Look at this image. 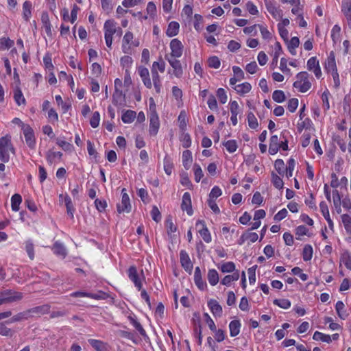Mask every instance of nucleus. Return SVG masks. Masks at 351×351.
Segmentation results:
<instances>
[{
	"label": "nucleus",
	"mask_w": 351,
	"mask_h": 351,
	"mask_svg": "<svg viewBox=\"0 0 351 351\" xmlns=\"http://www.w3.org/2000/svg\"><path fill=\"white\" fill-rule=\"evenodd\" d=\"M136 115L134 111L128 110L123 112L121 119L125 123H131L134 120Z\"/></svg>",
	"instance_id": "38"
},
{
	"label": "nucleus",
	"mask_w": 351,
	"mask_h": 351,
	"mask_svg": "<svg viewBox=\"0 0 351 351\" xmlns=\"http://www.w3.org/2000/svg\"><path fill=\"white\" fill-rule=\"evenodd\" d=\"M308 71L313 73L317 79H320L322 76V72L319 62L316 56L310 58L306 62Z\"/></svg>",
	"instance_id": "9"
},
{
	"label": "nucleus",
	"mask_w": 351,
	"mask_h": 351,
	"mask_svg": "<svg viewBox=\"0 0 351 351\" xmlns=\"http://www.w3.org/2000/svg\"><path fill=\"white\" fill-rule=\"evenodd\" d=\"M181 208L186 211L189 215H193L191 195L188 192L184 193L182 196Z\"/></svg>",
	"instance_id": "17"
},
{
	"label": "nucleus",
	"mask_w": 351,
	"mask_h": 351,
	"mask_svg": "<svg viewBox=\"0 0 351 351\" xmlns=\"http://www.w3.org/2000/svg\"><path fill=\"white\" fill-rule=\"evenodd\" d=\"M22 298V293L7 289L0 292V305L16 302Z\"/></svg>",
	"instance_id": "5"
},
{
	"label": "nucleus",
	"mask_w": 351,
	"mask_h": 351,
	"mask_svg": "<svg viewBox=\"0 0 351 351\" xmlns=\"http://www.w3.org/2000/svg\"><path fill=\"white\" fill-rule=\"evenodd\" d=\"M7 322L0 323V335L6 337H11L13 335V331L7 327L5 325Z\"/></svg>",
	"instance_id": "59"
},
{
	"label": "nucleus",
	"mask_w": 351,
	"mask_h": 351,
	"mask_svg": "<svg viewBox=\"0 0 351 351\" xmlns=\"http://www.w3.org/2000/svg\"><path fill=\"white\" fill-rule=\"evenodd\" d=\"M218 268L223 273H231L235 271V265L233 262L229 261L222 263Z\"/></svg>",
	"instance_id": "41"
},
{
	"label": "nucleus",
	"mask_w": 351,
	"mask_h": 351,
	"mask_svg": "<svg viewBox=\"0 0 351 351\" xmlns=\"http://www.w3.org/2000/svg\"><path fill=\"white\" fill-rule=\"evenodd\" d=\"M289 134V132L287 130H284L281 132L280 139L281 142L280 143V147L282 150L288 149V140L287 138V136Z\"/></svg>",
	"instance_id": "53"
},
{
	"label": "nucleus",
	"mask_w": 351,
	"mask_h": 351,
	"mask_svg": "<svg viewBox=\"0 0 351 351\" xmlns=\"http://www.w3.org/2000/svg\"><path fill=\"white\" fill-rule=\"evenodd\" d=\"M55 99L58 106L61 107L63 113H66L71 108V102L64 101L60 95H56Z\"/></svg>",
	"instance_id": "36"
},
{
	"label": "nucleus",
	"mask_w": 351,
	"mask_h": 351,
	"mask_svg": "<svg viewBox=\"0 0 351 351\" xmlns=\"http://www.w3.org/2000/svg\"><path fill=\"white\" fill-rule=\"evenodd\" d=\"M62 154L60 152L48 151L46 154V159L49 164L52 165L56 160H60Z\"/></svg>",
	"instance_id": "27"
},
{
	"label": "nucleus",
	"mask_w": 351,
	"mask_h": 351,
	"mask_svg": "<svg viewBox=\"0 0 351 351\" xmlns=\"http://www.w3.org/2000/svg\"><path fill=\"white\" fill-rule=\"evenodd\" d=\"M128 319L130 320V324L138 330L141 336L144 338L148 337L142 325L134 317L129 316Z\"/></svg>",
	"instance_id": "34"
},
{
	"label": "nucleus",
	"mask_w": 351,
	"mask_h": 351,
	"mask_svg": "<svg viewBox=\"0 0 351 351\" xmlns=\"http://www.w3.org/2000/svg\"><path fill=\"white\" fill-rule=\"evenodd\" d=\"M324 69L327 73L337 71L335 56L333 51H331L324 62Z\"/></svg>",
	"instance_id": "16"
},
{
	"label": "nucleus",
	"mask_w": 351,
	"mask_h": 351,
	"mask_svg": "<svg viewBox=\"0 0 351 351\" xmlns=\"http://www.w3.org/2000/svg\"><path fill=\"white\" fill-rule=\"evenodd\" d=\"M280 138L277 135H273L270 138V142L269 145V153L271 155H274L278 152L280 145L279 142Z\"/></svg>",
	"instance_id": "20"
},
{
	"label": "nucleus",
	"mask_w": 351,
	"mask_h": 351,
	"mask_svg": "<svg viewBox=\"0 0 351 351\" xmlns=\"http://www.w3.org/2000/svg\"><path fill=\"white\" fill-rule=\"evenodd\" d=\"M179 29H180L179 23L176 21H171L168 25V27H167V29L166 31V34L169 37L175 36L178 34Z\"/></svg>",
	"instance_id": "23"
},
{
	"label": "nucleus",
	"mask_w": 351,
	"mask_h": 351,
	"mask_svg": "<svg viewBox=\"0 0 351 351\" xmlns=\"http://www.w3.org/2000/svg\"><path fill=\"white\" fill-rule=\"evenodd\" d=\"M329 95L330 93L328 90H325L322 95V108L325 112L330 109Z\"/></svg>",
	"instance_id": "51"
},
{
	"label": "nucleus",
	"mask_w": 351,
	"mask_h": 351,
	"mask_svg": "<svg viewBox=\"0 0 351 351\" xmlns=\"http://www.w3.org/2000/svg\"><path fill=\"white\" fill-rule=\"evenodd\" d=\"M23 133L25 139V143L30 149H34L36 147V138L33 129L28 125H23Z\"/></svg>",
	"instance_id": "10"
},
{
	"label": "nucleus",
	"mask_w": 351,
	"mask_h": 351,
	"mask_svg": "<svg viewBox=\"0 0 351 351\" xmlns=\"http://www.w3.org/2000/svg\"><path fill=\"white\" fill-rule=\"evenodd\" d=\"M207 278L211 286H215L219 282V274L216 269H209L207 274Z\"/></svg>",
	"instance_id": "30"
},
{
	"label": "nucleus",
	"mask_w": 351,
	"mask_h": 351,
	"mask_svg": "<svg viewBox=\"0 0 351 351\" xmlns=\"http://www.w3.org/2000/svg\"><path fill=\"white\" fill-rule=\"evenodd\" d=\"M312 125V121L310 119L306 118L304 120H301L297 124V129L299 132H302L304 129H308Z\"/></svg>",
	"instance_id": "48"
},
{
	"label": "nucleus",
	"mask_w": 351,
	"mask_h": 351,
	"mask_svg": "<svg viewBox=\"0 0 351 351\" xmlns=\"http://www.w3.org/2000/svg\"><path fill=\"white\" fill-rule=\"evenodd\" d=\"M117 211L119 213H128L131 211L132 205L129 195L126 193L125 189H123L121 191V200L117 206Z\"/></svg>",
	"instance_id": "8"
},
{
	"label": "nucleus",
	"mask_w": 351,
	"mask_h": 351,
	"mask_svg": "<svg viewBox=\"0 0 351 351\" xmlns=\"http://www.w3.org/2000/svg\"><path fill=\"white\" fill-rule=\"evenodd\" d=\"M52 250L53 253L62 258H64L67 255V251L65 246L60 242L56 241L53 245Z\"/></svg>",
	"instance_id": "21"
},
{
	"label": "nucleus",
	"mask_w": 351,
	"mask_h": 351,
	"mask_svg": "<svg viewBox=\"0 0 351 351\" xmlns=\"http://www.w3.org/2000/svg\"><path fill=\"white\" fill-rule=\"evenodd\" d=\"M241 322L239 320H233L229 324L230 335L231 337H236L240 332Z\"/></svg>",
	"instance_id": "26"
},
{
	"label": "nucleus",
	"mask_w": 351,
	"mask_h": 351,
	"mask_svg": "<svg viewBox=\"0 0 351 351\" xmlns=\"http://www.w3.org/2000/svg\"><path fill=\"white\" fill-rule=\"evenodd\" d=\"M165 62L162 60H160L159 61L153 62L151 71H156L158 72L160 71V73H163L165 70Z\"/></svg>",
	"instance_id": "52"
},
{
	"label": "nucleus",
	"mask_w": 351,
	"mask_h": 351,
	"mask_svg": "<svg viewBox=\"0 0 351 351\" xmlns=\"http://www.w3.org/2000/svg\"><path fill=\"white\" fill-rule=\"evenodd\" d=\"M271 176H272L271 181H272L274 186L278 189H282L283 186H284V182H283L282 178L279 176H278L277 174H276L274 173H272Z\"/></svg>",
	"instance_id": "56"
},
{
	"label": "nucleus",
	"mask_w": 351,
	"mask_h": 351,
	"mask_svg": "<svg viewBox=\"0 0 351 351\" xmlns=\"http://www.w3.org/2000/svg\"><path fill=\"white\" fill-rule=\"evenodd\" d=\"M15 149L11 141V136L8 134L0 138V160L3 162L10 160V154H14Z\"/></svg>",
	"instance_id": "1"
},
{
	"label": "nucleus",
	"mask_w": 351,
	"mask_h": 351,
	"mask_svg": "<svg viewBox=\"0 0 351 351\" xmlns=\"http://www.w3.org/2000/svg\"><path fill=\"white\" fill-rule=\"evenodd\" d=\"M193 171L195 180V182H199L204 176V173L201 167L197 164H195L193 166Z\"/></svg>",
	"instance_id": "55"
},
{
	"label": "nucleus",
	"mask_w": 351,
	"mask_h": 351,
	"mask_svg": "<svg viewBox=\"0 0 351 351\" xmlns=\"http://www.w3.org/2000/svg\"><path fill=\"white\" fill-rule=\"evenodd\" d=\"M22 202V197L19 194H14L11 197V206L13 211H18L19 206Z\"/></svg>",
	"instance_id": "42"
},
{
	"label": "nucleus",
	"mask_w": 351,
	"mask_h": 351,
	"mask_svg": "<svg viewBox=\"0 0 351 351\" xmlns=\"http://www.w3.org/2000/svg\"><path fill=\"white\" fill-rule=\"evenodd\" d=\"M43 27L47 34V35L51 34V23L48 17L47 14H43L41 17Z\"/></svg>",
	"instance_id": "50"
},
{
	"label": "nucleus",
	"mask_w": 351,
	"mask_h": 351,
	"mask_svg": "<svg viewBox=\"0 0 351 351\" xmlns=\"http://www.w3.org/2000/svg\"><path fill=\"white\" fill-rule=\"evenodd\" d=\"M341 221L347 234L351 235V217L348 214L341 215Z\"/></svg>",
	"instance_id": "44"
},
{
	"label": "nucleus",
	"mask_w": 351,
	"mask_h": 351,
	"mask_svg": "<svg viewBox=\"0 0 351 351\" xmlns=\"http://www.w3.org/2000/svg\"><path fill=\"white\" fill-rule=\"evenodd\" d=\"M288 60L285 58H282L280 61L279 69L285 75L291 76L292 75L291 69L287 66Z\"/></svg>",
	"instance_id": "47"
},
{
	"label": "nucleus",
	"mask_w": 351,
	"mask_h": 351,
	"mask_svg": "<svg viewBox=\"0 0 351 351\" xmlns=\"http://www.w3.org/2000/svg\"><path fill=\"white\" fill-rule=\"evenodd\" d=\"M313 257V247L310 245H306L303 248L302 258L304 261H310Z\"/></svg>",
	"instance_id": "46"
},
{
	"label": "nucleus",
	"mask_w": 351,
	"mask_h": 351,
	"mask_svg": "<svg viewBox=\"0 0 351 351\" xmlns=\"http://www.w3.org/2000/svg\"><path fill=\"white\" fill-rule=\"evenodd\" d=\"M169 47L171 49V53L169 55H166L165 58H174L177 59L182 56L184 46L180 40H179L177 38L171 40V41L170 42Z\"/></svg>",
	"instance_id": "7"
},
{
	"label": "nucleus",
	"mask_w": 351,
	"mask_h": 351,
	"mask_svg": "<svg viewBox=\"0 0 351 351\" xmlns=\"http://www.w3.org/2000/svg\"><path fill=\"white\" fill-rule=\"evenodd\" d=\"M239 278V272L236 271L231 275L226 276L221 281V283L225 286H230V284L234 281H237Z\"/></svg>",
	"instance_id": "32"
},
{
	"label": "nucleus",
	"mask_w": 351,
	"mask_h": 351,
	"mask_svg": "<svg viewBox=\"0 0 351 351\" xmlns=\"http://www.w3.org/2000/svg\"><path fill=\"white\" fill-rule=\"evenodd\" d=\"M313 339L315 341H321L322 342L330 343L331 337L329 335L324 334L321 332L316 331L314 332Z\"/></svg>",
	"instance_id": "39"
},
{
	"label": "nucleus",
	"mask_w": 351,
	"mask_h": 351,
	"mask_svg": "<svg viewBox=\"0 0 351 351\" xmlns=\"http://www.w3.org/2000/svg\"><path fill=\"white\" fill-rule=\"evenodd\" d=\"M182 145L184 148H188L191 145V139L188 133H183L180 137Z\"/></svg>",
	"instance_id": "63"
},
{
	"label": "nucleus",
	"mask_w": 351,
	"mask_h": 351,
	"mask_svg": "<svg viewBox=\"0 0 351 351\" xmlns=\"http://www.w3.org/2000/svg\"><path fill=\"white\" fill-rule=\"evenodd\" d=\"M138 73L145 86L149 89L152 88V82L150 79L149 70L146 67L141 66L138 68Z\"/></svg>",
	"instance_id": "14"
},
{
	"label": "nucleus",
	"mask_w": 351,
	"mask_h": 351,
	"mask_svg": "<svg viewBox=\"0 0 351 351\" xmlns=\"http://www.w3.org/2000/svg\"><path fill=\"white\" fill-rule=\"evenodd\" d=\"M32 16V3L29 1H25L23 4V17L28 21Z\"/></svg>",
	"instance_id": "37"
},
{
	"label": "nucleus",
	"mask_w": 351,
	"mask_h": 351,
	"mask_svg": "<svg viewBox=\"0 0 351 351\" xmlns=\"http://www.w3.org/2000/svg\"><path fill=\"white\" fill-rule=\"evenodd\" d=\"M195 227L203 240L206 243H210L212 240L210 233L207 228L205 222L202 220H199L196 222Z\"/></svg>",
	"instance_id": "11"
},
{
	"label": "nucleus",
	"mask_w": 351,
	"mask_h": 351,
	"mask_svg": "<svg viewBox=\"0 0 351 351\" xmlns=\"http://www.w3.org/2000/svg\"><path fill=\"white\" fill-rule=\"evenodd\" d=\"M25 251L27 253L29 258L31 260L34 258V244L31 241H27L25 242Z\"/></svg>",
	"instance_id": "62"
},
{
	"label": "nucleus",
	"mask_w": 351,
	"mask_h": 351,
	"mask_svg": "<svg viewBox=\"0 0 351 351\" xmlns=\"http://www.w3.org/2000/svg\"><path fill=\"white\" fill-rule=\"evenodd\" d=\"M266 8L269 13H270L275 19L281 17L282 11L271 2H268L266 3Z\"/></svg>",
	"instance_id": "31"
},
{
	"label": "nucleus",
	"mask_w": 351,
	"mask_h": 351,
	"mask_svg": "<svg viewBox=\"0 0 351 351\" xmlns=\"http://www.w3.org/2000/svg\"><path fill=\"white\" fill-rule=\"evenodd\" d=\"M342 12L345 16H351V1L350 0H343Z\"/></svg>",
	"instance_id": "60"
},
{
	"label": "nucleus",
	"mask_w": 351,
	"mask_h": 351,
	"mask_svg": "<svg viewBox=\"0 0 351 351\" xmlns=\"http://www.w3.org/2000/svg\"><path fill=\"white\" fill-rule=\"evenodd\" d=\"M275 169L280 176L285 175V162L282 159H277L274 162Z\"/></svg>",
	"instance_id": "58"
},
{
	"label": "nucleus",
	"mask_w": 351,
	"mask_h": 351,
	"mask_svg": "<svg viewBox=\"0 0 351 351\" xmlns=\"http://www.w3.org/2000/svg\"><path fill=\"white\" fill-rule=\"evenodd\" d=\"M295 161L293 158H289L287 161V166L285 169V174L287 178H291L293 176V172L295 169Z\"/></svg>",
	"instance_id": "43"
},
{
	"label": "nucleus",
	"mask_w": 351,
	"mask_h": 351,
	"mask_svg": "<svg viewBox=\"0 0 351 351\" xmlns=\"http://www.w3.org/2000/svg\"><path fill=\"white\" fill-rule=\"evenodd\" d=\"M14 40L8 37L3 36L0 38V51L8 50L14 46Z\"/></svg>",
	"instance_id": "33"
},
{
	"label": "nucleus",
	"mask_w": 351,
	"mask_h": 351,
	"mask_svg": "<svg viewBox=\"0 0 351 351\" xmlns=\"http://www.w3.org/2000/svg\"><path fill=\"white\" fill-rule=\"evenodd\" d=\"M223 145L230 154L235 152L238 148V145L235 140H228L224 142Z\"/></svg>",
	"instance_id": "45"
},
{
	"label": "nucleus",
	"mask_w": 351,
	"mask_h": 351,
	"mask_svg": "<svg viewBox=\"0 0 351 351\" xmlns=\"http://www.w3.org/2000/svg\"><path fill=\"white\" fill-rule=\"evenodd\" d=\"M166 60L173 69L172 74L175 77L180 78L183 75V70L180 60L174 58H167Z\"/></svg>",
	"instance_id": "13"
},
{
	"label": "nucleus",
	"mask_w": 351,
	"mask_h": 351,
	"mask_svg": "<svg viewBox=\"0 0 351 351\" xmlns=\"http://www.w3.org/2000/svg\"><path fill=\"white\" fill-rule=\"evenodd\" d=\"M194 281L200 290H204L207 285L202 278L201 271L199 267H195L194 273Z\"/></svg>",
	"instance_id": "22"
},
{
	"label": "nucleus",
	"mask_w": 351,
	"mask_h": 351,
	"mask_svg": "<svg viewBox=\"0 0 351 351\" xmlns=\"http://www.w3.org/2000/svg\"><path fill=\"white\" fill-rule=\"evenodd\" d=\"M66 208V213L71 219L74 218V213L75 212V208L73 204L71 197L69 195L66 197L65 201L63 203Z\"/></svg>",
	"instance_id": "25"
},
{
	"label": "nucleus",
	"mask_w": 351,
	"mask_h": 351,
	"mask_svg": "<svg viewBox=\"0 0 351 351\" xmlns=\"http://www.w3.org/2000/svg\"><path fill=\"white\" fill-rule=\"evenodd\" d=\"M208 65L210 68L219 69L221 65V62L217 56H212L208 60Z\"/></svg>",
	"instance_id": "61"
},
{
	"label": "nucleus",
	"mask_w": 351,
	"mask_h": 351,
	"mask_svg": "<svg viewBox=\"0 0 351 351\" xmlns=\"http://www.w3.org/2000/svg\"><path fill=\"white\" fill-rule=\"evenodd\" d=\"M217 97L219 102L222 104H226L228 101V96L226 92L222 88H219L217 90Z\"/></svg>",
	"instance_id": "57"
},
{
	"label": "nucleus",
	"mask_w": 351,
	"mask_h": 351,
	"mask_svg": "<svg viewBox=\"0 0 351 351\" xmlns=\"http://www.w3.org/2000/svg\"><path fill=\"white\" fill-rule=\"evenodd\" d=\"M121 66L125 70L126 74L129 75V70L133 64V59L130 56H124L120 59Z\"/></svg>",
	"instance_id": "28"
},
{
	"label": "nucleus",
	"mask_w": 351,
	"mask_h": 351,
	"mask_svg": "<svg viewBox=\"0 0 351 351\" xmlns=\"http://www.w3.org/2000/svg\"><path fill=\"white\" fill-rule=\"evenodd\" d=\"M160 128L158 116L155 110H152L149 116V134L152 136L156 135Z\"/></svg>",
	"instance_id": "12"
},
{
	"label": "nucleus",
	"mask_w": 351,
	"mask_h": 351,
	"mask_svg": "<svg viewBox=\"0 0 351 351\" xmlns=\"http://www.w3.org/2000/svg\"><path fill=\"white\" fill-rule=\"evenodd\" d=\"M140 41L138 39H134V34L131 32H127L124 34L122 43L121 50L123 53L131 55L134 51V48L138 47Z\"/></svg>",
	"instance_id": "4"
},
{
	"label": "nucleus",
	"mask_w": 351,
	"mask_h": 351,
	"mask_svg": "<svg viewBox=\"0 0 351 351\" xmlns=\"http://www.w3.org/2000/svg\"><path fill=\"white\" fill-rule=\"evenodd\" d=\"M233 89L238 95L245 96L251 91L252 85L249 82H245L233 86Z\"/></svg>",
	"instance_id": "19"
},
{
	"label": "nucleus",
	"mask_w": 351,
	"mask_h": 351,
	"mask_svg": "<svg viewBox=\"0 0 351 351\" xmlns=\"http://www.w3.org/2000/svg\"><path fill=\"white\" fill-rule=\"evenodd\" d=\"M88 343L97 351H105L106 350V344L101 341L97 339H89Z\"/></svg>",
	"instance_id": "40"
},
{
	"label": "nucleus",
	"mask_w": 351,
	"mask_h": 351,
	"mask_svg": "<svg viewBox=\"0 0 351 351\" xmlns=\"http://www.w3.org/2000/svg\"><path fill=\"white\" fill-rule=\"evenodd\" d=\"M208 306L214 317H220L222 315V307L217 300L213 299L210 300L208 302Z\"/></svg>",
	"instance_id": "18"
},
{
	"label": "nucleus",
	"mask_w": 351,
	"mask_h": 351,
	"mask_svg": "<svg viewBox=\"0 0 351 351\" xmlns=\"http://www.w3.org/2000/svg\"><path fill=\"white\" fill-rule=\"evenodd\" d=\"M14 99L18 106L25 104V99L19 87H16L14 90Z\"/></svg>",
	"instance_id": "35"
},
{
	"label": "nucleus",
	"mask_w": 351,
	"mask_h": 351,
	"mask_svg": "<svg viewBox=\"0 0 351 351\" xmlns=\"http://www.w3.org/2000/svg\"><path fill=\"white\" fill-rule=\"evenodd\" d=\"M128 275L129 279L134 283L135 287L138 290H141L143 282L145 281V279L143 271L142 270L141 274H138L136 267L131 266L128 270Z\"/></svg>",
	"instance_id": "6"
},
{
	"label": "nucleus",
	"mask_w": 351,
	"mask_h": 351,
	"mask_svg": "<svg viewBox=\"0 0 351 351\" xmlns=\"http://www.w3.org/2000/svg\"><path fill=\"white\" fill-rule=\"evenodd\" d=\"M274 303L283 309H288L291 306V302L287 299L275 300Z\"/></svg>",
	"instance_id": "64"
},
{
	"label": "nucleus",
	"mask_w": 351,
	"mask_h": 351,
	"mask_svg": "<svg viewBox=\"0 0 351 351\" xmlns=\"http://www.w3.org/2000/svg\"><path fill=\"white\" fill-rule=\"evenodd\" d=\"M116 25V22L113 20H107L104 25L106 45L110 49L112 47L114 34L118 33L121 35L122 33L121 29L117 27Z\"/></svg>",
	"instance_id": "2"
},
{
	"label": "nucleus",
	"mask_w": 351,
	"mask_h": 351,
	"mask_svg": "<svg viewBox=\"0 0 351 351\" xmlns=\"http://www.w3.org/2000/svg\"><path fill=\"white\" fill-rule=\"evenodd\" d=\"M335 310H336V312H337L338 316L341 319L344 320L348 316V313H347V311H346V310L345 308V305H344V304H343V302L342 301H338L336 303Z\"/></svg>",
	"instance_id": "29"
},
{
	"label": "nucleus",
	"mask_w": 351,
	"mask_h": 351,
	"mask_svg": "<svg viewBox=\"0 0 351 351\" xmlns=\"http://www.w3.org/2000/svg\"><path fill=\"white\" fill-rule=\"evenodd\" d=\"M182 161L184 167L189 169L191 167L193 161L192 153L189 150H185L182 152Z\"/></svg>",
	"instance_id": "24"
},
{
	"label": "nucleus",
	"mask_w": 351,
	"mask_h": 351,
	"mask_svg": "<svg viewBox=\"0 0 351 351\" xmlns=\"http://www.w3.org/2000/svg\"><path fill=\"white\" fill-rule=\"evenodd\" d=\"M272 99L277 103H282L285 101V93L281 90H276L272 94Z\"/></svg>",
	"instance_id": "49"
},
{
	"label": "nucleus",
	"mask_w": 351,
	"mask_h": 351,
	"mask_svg": "<svg viewBox=\"0 0 351 351\" xmlns=\"http://www.w3.org/2000/svg\"><path fill=\"white\" fill-rule=\"evenodd\" d=\"M296 80L293 83V87L300 93H306L311 88L312 84L310 75L306 71H301L295 76Z\"/></svg>",
	"instance_id": "3"
},
{
	"label": "nucleus",
	"mask_w": 351,
	"mask_h": 351,
	"mask_svg": "<svg viewBox=\"0 0 351 351\" xmlns=\"http://www.w3.org/2000/svg\"><path fill=\"white\" fill-rule=\"evenodd\" d=\"M180 263L185 271L189 274L193 270V264L187 252L184 250H181L180 253Z\"/></svg>",
	"instance_id": "15"
},
{
	"label": "nucleus",
	"mask_w": 351,
	"mask_h": 351,
	"mask_svg": "<svg viewBox=\"0 0 351 351\" xmlns=\"http://www.w3.org/2000/svg\"><path fill=\"white\" fill-rule=\"evenodd\" d=\"M248 125L252 129H256L258 126V120L252 112L247 114Z\"/></svg>",
	"instance_id": "54"
}]
</instances>
